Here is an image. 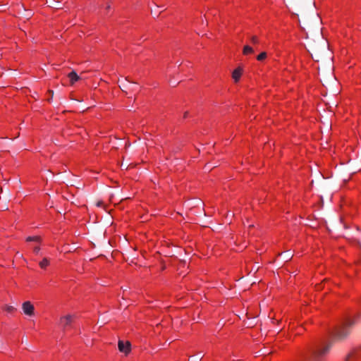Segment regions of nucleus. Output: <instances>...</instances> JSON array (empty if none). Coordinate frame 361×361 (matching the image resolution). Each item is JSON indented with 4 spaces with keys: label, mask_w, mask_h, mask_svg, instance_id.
Masks as SVG:
<instances>
[{
    "label": "nucleus",
    "mask_w": 361,
    "mask_h": 361,
    "mask_svg": "<svg viewBox=\"0 0 361 361\" xmlns=\"http://www.w3.org/2000/svg\"><path fill=\"white\" fill-rule=\"evenodd\" d=\"M355 324V320L348 319L345 323L336 329L334 337L336 340L343 341L348 337L350 332V327Z\"/></svg>",
    "instance_id": "1"
},
{
    "label": "nucleus",
    "mask_w": 361,
    "mask_h": 361,
    "mask_svg": "<svg viewBox=\"0 0 361 361\" xmlns=\"http://www.w3.org/2000/svg\"><path fill=\"white\" fill-rule=\"evenodd\" d=\"M320 20L317 14L312 13L310 16H304L302 18V23L305 27L313 30H315L318 32H321L319 27Z\"/></svg>",
    "instance_id": "2"
},
{
    "label": "nucleus",
    "mask_w": 361,
    "mask_h": 361,
    "mask_svg": "<svg viewBox=\"0 0 361 361\" xmlns=\"http://www.w3.org/2000/svg\"><path fill=\"white\" fill-rule=\"evenodd\" d=\"M310 49L308 50L312 57L316 61H319L321 54L322 52L326 51V44L324 41L321 42V44L318 45L314 43H312L309 45Z\"/></svg>",
    "instance_id": "3"
},
{
    "label": "nucleus",
    "mask_w": 361,
    "mask_h": 361,
    "mask_svg": "<svg viewBox=\"0 0 361 361\" xmlns=\"http://www.w3.org/2000/svg\"><path fill=\"white\" fill-rule=\"evenodd\" d=\"M331 348V344H328L324 348H314L311 350L312 353V360L311 361H316L315 360L319 357L325 355L329 351L330 348Z\"/></svg>",
    "instance_id": "4"
},
{
    "label": "nucleus",
    "mask_w": 361,
    "mask_h": 361,
    "mask_svg": "<svg viewBox=\"0 0 361 361\" xmlns=\"http://www.w3.org/2000/svg\"><path fill=\"white\" fill-rule=\"evenodd\" d=\"M346 361H361V344L347 355Z\"/></svg>",
    "instance_id": "5"
},
{
    "label": "nucleus",
    "mask_w": 361,
    "mask_h": 361,
    "mask_svg": "<svg viewBox=\"0 0 361 361\" xmlns=\"http://www.w3.org/2000/svg\"><path fill=\"white\" fill-rule=\"evenodd\" d=\"M74 316L72 314H68L63 317H61L59 320V326L62 328L63 330H65L67 326L71 325L73 321Z\"/></svg>",
    "instance_id": "6"
},
{
    "label": "nucleus",
    "mask_w": 361,
    "mask_h": 361,
    "mask_svg": "<svg viewBox=\"0 0 361 361\" xmlns=\"http://www.w3.org/2000/svg\"><path fill=\"white\" fill-rule=\"evenodd\" d=\"M23 312L27 316L34 315L35 307L30 301L24 302L22 305Z\"/></svg>",
    "instance_id": "7"
},
{
    "label": "nucleus",
    "mask_w": 361,
    "mask_h": 361,
    "mask_svg": "<svg viewBox=\"0 0 361 361\" xmlns=\"http://www.w3.org/2000/svg\"><path fill=\"white\" fill-rule=\"evenodd\" d=\"M130 343L129 341H126L124 343L123 341H119L118 343V350L125 353L126 355L128 354L130 351Z\"/></svg>",
    "instance_id": "8"
},
{
    "label": "nucleus",
    "mask_w": 361,
    "mask_h": 361,
    "mask_svg": "<svg viewBox=\"0 0 361 361\" xmlns=\"http://www.w3.org/2000/svg\"><path fill=\"white\" fill-rule=\"evenodd\" d=\"M243 73V68L238 67L235 69L232 73V78L235 82H238Z\"/></svg>",
    "instance_id": "9"
},
{
    "label": "nucleus",
    "mask_w": 361,
    "mask_h": 361,
    "mask_svg": "<svg viewBox=\"0 0 361 361\" xmlns=\"http://www.w3.org/2000/svg\"><path fill=\"white\" fill-rule=\"evenodd\" d=\"M68 77L70 80L71 85H73L76 81L79 80L80 79L78 75L76 73V72L73 71L68 75Z\"/></svg>",
    "instance_id": "10"
},
{
    "label": "nucleus",
    "mask_w": 361,
    "mask_h": 361,
    "mask_svg": "<svg viewBox=\"0 0 361 361\" xmlns=\"http://www.w3.org/2000/svg\"><path fill=\"white\" fill-rule=\"evenodd\" d=\"M253 52H254V50H253V49L251 47H250L248 45L244 46L243 50V54L244 55H247L249 54H252Z\"/></svg>",
    "instance_id": "11"
},
{
    "label": "nucleus",
    "mask_w": 361,
    "mask_h": 361,
    "mask_svg": "<svg viewBox=\"0 0 361 361\" xmlns=\"http://www.w3.org/2000/svg\"><path fill=\"white\" fill-rule=\"evenodd\" d=\"M49 264V261L47 258H44L40 262L39 266L42 269H45Z\"/></svg>",
    "instance_id": "12"
},
{
    "label": "nucleus",
    "mask_w": 361,
    "mask_h": 361,
    "mask_svg": "<svg viewBox=\"0 0 361 361\" xmlns=\"http://www.w3.org/2000/svg\"><path fill=\"white\" fill-rule=\"evenodd\" d=\"M26 240L27 242H30V241H35V242H40L41 241V238L39 236H30V237H27L26 238Z\"/></svg>",
    "instance_id": "13"
},
{
    "label": "nucleus",
    "mask_w": 361,
    "mask_h": 361,
    "mask_svg": "<svg viewBox=\"0 0 361 361\" xmlns=\"http://www.w3.org/2000/svg\"><path fill=\"white\" fill-rule=\"evenodd\" d=\"M267 57V53L266 52H262L260 54H259L257 57V59L258 61H262Z\"/></svg>",
    "instance_id": "14"
},
{
    "label": "nucleus",
    "mask_w": 361,
    "mask_h": 361,
    "mask_svg": "<svg viewBox=\"0 0 361 361\" xmlns=\"http://www.w3.org/2000/svg\"><path fill=\"white\" fill-rule=\"evenodd\" d=\"M5 310L6 311H7L8 312H13L14 311H16V308L11 305H6L5 307Z\"/></svg>",
    "instance_id": "15"
},
{
    "label": "nucleus",
    "mask_w": 361,
    "mask_h": 361,
    "mask_svg": "<svg viewBox=\"0 0 361 361\" xmlns=\"http://www.w3.org/2000/svg\"><path fill=\"white\" fill-rule=\"evenodd\" d=\"M50 6L57 9L61 8L59 6V1H54Z\"/></svg>",
    "instance_id": "16"
},
{
    "label": "nucleus",
    "mask_w": 361,
    "mask_h": 361,
    "mask_svg": "<svg viewBox=\"0 0 361 361\" xmlns=\"http://www.w3.org/2000/svg\"><path fill=\"white\" fill-rule=\"evenodd\" d=\"M250 39L253 44H257L259 42L258 39L256 36H252Z\"/></svg>",
    "instance_id": "17"
},
{
    "label": "nucleus",
    "mask_w": 361,
    "mask_h": 361,
    "mask_svg": "<svg viewBox=\"0 0 361 361\" xmlns=\"http://www.w3.org/2000/svg\"><path fill=\"white\" fill-rule=\"evenodd\" d=\"M291 257H292V255L290 253H286L283 258L286 261H288L289 259H291Z\"/></svg>",
    "instance_id": "18"
},
{
    "label": "nucleus",
    "mask_w": 361,
    "mask_h": 361,
    "mask_svg": "<svg viewBox=\"0 0 361 361\" xmlns=\"http://www.w3.org/2000/svg\"><path fill=\"white\" fill-rule=\"evenodd\" d=\"M96 206L99 207H104V202L101 200H99L96 203Z\"/></svg>",
    "instance_id": "19"
},
{
    "label": "nucleus",
    "mask_w": 361,
    "mask_h": 361,
    "mask_svg": "<svg viewBox=\"0 0 361 361\" xmlns=\"http://www.w3.org/2000/svg\"><path fill=\"white\" fill-rule=\"evenodd\" d=\"M39 250H40V248H39V247H38V246L35 247H34V249H33L34 252H35L36 254H37V253L39 252Z\"/></svg>",
    "instance_id": "20"
},
{
    "label": "nucleus",
    "mask_w": 361,
    "mask_h": 361,
    "mask_svg": "<svg viewBox=\"0 0 361 361\" xmlns=\"http://www.w3.org/2000/svg\"><path fill=\"white\" fill-rule=\"evenodd\" d=\"M120 87L121 88V90L123 91H124V88H126V85L124 84V82L121 83V85H120Z\"/></svg>",
    "instance_id": "21"
},
{
    "label": "nucleus",
    "mask_w": 361,
    "mask_h": 361,
    "mask_svg": "<svg viewBox=\"0 0 361 361\" xmlns=\"http://www.w3.org/2000/svg\"><path fill=\"white\" fill-rule=\"evenodd\" d=\"M188 114H189L188 111H185V112L184 113V114H183V118H187V117H188Z\"/></svg>",
    "instance_id": "22"
},
{
    "label": "nucleus",
    "mask_w": 361,
    "mask_h": 361,
    "mask_svg": "<svg viewBox=\"0 0 361 361\" xmlns=\"http://www.w3.org/2000/svg\"><path fill=\"white\" fill-rule=\"evenodd\" d=\"M121 167L122 168H125V169H128V166L126 164H121Z\"/></svg>",
    "instance_id": "23"
},
{
    "label": "nucleus",
    "mask_w": 361,
    "mask_h": 361,
    "mask_svg": "<svg viewBox=\"0 0 361 361\" xmlns=\"http://www.w3.org/2000/svg\"><path fill=\"white\" fill-rule=\"evenodd\" d=\"M49 93L50 94H51V97H53V95H54V91H53V90H49Z\"/></svg>",
    "instance_id": "24"
},
{
    "label": "nucleus",
    "mask_w": 361,
    "mask_h": 361,
    "mask_svg": "<svg viewBox=\"0 0 361 361\" xmlns=\"http://www.w3.org/2000/svg\"><path fill=\"white\" fill-rule=\"evenodd\" d=\"M49 97H51V94H49ZM51 99H52V97L49 98V99H48V101H49V102H50Z\"/></svg>",
    "instance_id": "25"
},
{
    "label": "nucleus",
    "mask_w": 361,
    "mask_h": 361,
    "mask_svg": "<svg viewBox=\"0 0 361 361\" xmlns=\"http://www.w3.org/2000/svg\"><path fill=\"white\" fill-rule=\"evenodd\" d=\"M109 8H110V6H109V5H108V6H106V9H109Z\"/></svg>",
    "instance_id": "26"
},
{
    "label": "nucleus",
    "mask_w": 361,
    "mask_h": 361,
    "mask_svg": "<svg viewBox=\"0 0 361 361\" xmlns=\"http://www.w3.org/2000/svg\"><path fill=\"white\" fill-rule=\"evenodd\" d=\"M173 86H176V83L174 82H172L171 83Z\"/></svg>",
    "instance_id": "27"
},
{
    "label": "nucleus",
    "mask_w": 361,
    "mask_h": 361,
    "mask_svg": "<svg viewBox=\"0 0 361 361\" xmlns=\"http://www.w3.org/2000/svg\"><path fill=\"white\" fill-rule=\"evenodd\" d=\"M92 175H93V171H92ZM93 176H91V178H93Z\"/></svg>",
    "instance_id": "28"
}]
</instances>
